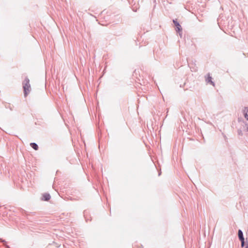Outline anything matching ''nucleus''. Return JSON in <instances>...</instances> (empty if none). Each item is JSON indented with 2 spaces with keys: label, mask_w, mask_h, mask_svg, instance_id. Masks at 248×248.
Listing matches in <instances>:
<instances>
[{
  "label": "nucleus",
  "mask_w": 248,
  "mask_h": 248,
  "mask_svg": "<svg viewBox=\"0 0 248 248\" xmlns=\"http://www.w3.org/2000/svg\"><path fill=\"white\" fill-rule=\"evenodd\" d=\"M177 32L178 33L180 37L182 38V29H181V31H177Z\"/></svg>",
  "instance_id": "11"
},
{
  "label": "nucleus",
  "mask_w": 248,
  "mask_h": 248,
  "mask_svg": "<svg viewBox=\"0 0 248 248\" xmlns=\"http://www.w3.org/2000/svg\"><path fill=\"white\" fill-rule=\"evenodd\" d=\"M245 248H248V242L247 241L246 245Z\"/></svg>",
  "instance_id": "12"
},
{
  "label": "nucleus",
  "mask_w": 248,
  "mask_h": 248,
  "mask_svg": "<svg viewBox=\"0 0 248 248\" xmlns=\"http://www.w3.org/2000/svg\"><path fill=\"white\" fill-rule=\"evenodd\" d=\"M238 237L239 240H241L243 239H245L243 235V232L240 229H239L238 231Z\"/></svg>",
  "instance_id": "5"
},
{
  "label": "nucleus",
  "mask_w": 248,
  "mask_h": 248,
  "mask_svg": "<svg viewBox=\"0 0 248 248\" xmlns=\"http://www.w3.org/2000/svg\"><path fill=\"white\" fill-rule=\"evenodd\" d=\"M172 21L175 27V31H181V29L182 28L180 23L177 21V19H173Z\"/></svg>",
  "instance_id": "3"
},
{
  "label": "nucleus",
  "mask_w": 248,
  "mask_h": 248,
  "mask_svg": "<svg viewBox=\"0 0 248 248\" xmlns=\"http://www.w3.org/2000/svg\"><path fill=\"white\" fill-rule=\"evenodd\" d=\"M212 77L210 76V74H208V77L207 78H206V81L207 82V83H210V84L213 85V86H215V83L212 80Z\"/></svg>",
  "instance_id": "6"
},
{
  "label": "nucleus",
  "mask_w": 248,
  "mask_h": 248,
  "mask_svg": "<svg viewBox=\"0 0 248 248\" xmlns=\"http://www.w3.org/2000/svg\"><path fill=\"white\" fill-rule=\"evenodd\" d=\"M0 241L3 243V245L6 248H10L9 246L6 244V242L5 240L0 238Z\"/></svg>",
  "instance_id": "9"
},
{
  "label": "nucleus",
  "mask_w": 248,
  "mask_h": 248,
  "mask_svg": "<svg viewBox=\"0 0 248 248\" xmlns=\"http://www.w3.org/2000/svg\"><path fill=\"white\" fill-rule=\"evenodd\" d=\"M241 242V247L243 248L244 247H246V244H245V239H243L241 240H240Z\"/></svg>",
  "instance_id": "10"
},
{
  "label": "nucleus",
  "mask_w": 248,
  "mask_h": 248,
  "mask_svg": "<svg viewBox=\"0 0 248 248\" xmlns=\"http://www.w3.org/2000/svg\"><path fill=\"white\" fill-rule=\"evenodd\" d=\"M24 95L26 97L31 90V85L30 84V79L26 77L22 82Z\"/></svg>",
  "instance_id": "2"
},
{
  "label": "nucleus",
  "mask_w": 248,
  "mask_h": 248,
  "mask_svg": "<svg viewBox=\"0 0 248 248\" xmlns=\"http://www.w3.org/2000/svg\"><path fill=\"white\" fill-rule=\"evenodd\" d=\"M30 146L35 150H37L38 149V146L36 143H34V142L31 143Z\"/></svg>",
  "instance_id": "8"
},
{
  "label": "nucleus",
  "mask_w": 248,
  "mask_h": 248,
  "mask_svg": "<svg viewBox=\"0 0 248 248\" xmlns=\"http://www.w3.org/2000/svg\"><path fill=\"white\" fill-rule=\"evenodd\" d=\"M133 10L135 12H136L137 11L136 10H134V9H133Z\"/></svg>",
  "instance_id": "14"
},
{
  "label": "nucleus",
  "mask_w": 248,
  "mask_h": 248,
  "mask_svg": "<svg viewBox=\"0 0 248 248\" xmlns=\"http://www.w3.org/2000/svg\"><path fill=\"white\" fill-rule=\"evenodd\" d=\"M236 127L239 136H248V121L243 119L238 118Z\"/></svg>",
  "instance_id": "1"
},
{
  "label": "nucleus",
  "mask_w": 248,
  "mask_h": 248,
  "mask_svg": "<svg viewBox=\"0 0 248 248\" xmlns=\"http://www.w3.org/2000/svg\"><path fill=\"white\" fill-rule=\"evenodd\" d=\"M50 198L51 196L49 193H45L42 195L41 200L44 201H48Z\"/></svg>",
  "instance_id": "4"
},
{
  "label": "nucleus",
  "mask_w": 248,
  "mask_h": 248,
  "mask_svg": "<svg viewBox=\"0 0 248 248\" xmlns=\"http://www.w3.org/2000/svg\"><path fill=\"white\" fill-rule=\"evenodd\" d=\"M244 115L247 120L248 121V107H245L243 110Z\"/></svg>",
  "instance_id": "7"
},
{
  "label": "nucleus",
  "mask_w": 248,
  "mask_h": 248,
  "mask_svg": "<svg viewBox=\"0 0 248 248\" xmlns=\"http://www.w3.org/2000/svg\"><path fill=\"white\" fill-rule=\"evenodd\" d=\"M161 174V172L158 173V175L159 176Z\"/></svg>",
  "instance_id": "13"
}]
</instances>
